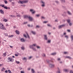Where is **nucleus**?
I'll return each mask as SVG.
<instances>
[{"label":"nucleus","mask_w":73,"mask_h":73,"mask_svg":"<svg viewBox=\"0 0 73 73\" xmlns=\"http://www.w3.org/2000/svg\"><path fill=\"white\" fill-rule=\"evenodd\" d=\"M28 0H25V1H23V3H28Z\"/></svg>","instance_id":"6ab92c4d"},{"label":"nucleus","mask_w":73,"mask_h":73,"mask_svg":"<svg viewBox=\"0 0 73 73\" xmlns=\"http://www.w3.org/2000/svg\"><path fill=\"white\" fill-rule=\"evenodd\" d=\"M61 60V59L60 58H58V59H57V60H58V61H60V60Z\"/></svg>","instance_id":"4d7b16f0"},{"label":"nucleus","mask_w":73,"mask_h":73,"mask_svg":"<svg viewBox=\"0 0 73 73\" xmlns=\"http://www.w3.org/2000/svg\"><path fill=\"white\" fill-rule=\"evenodd\" d=\"M13 36V35H9V37H12Z\"/></svg>","instance_id":"58836bf2"},{"label":"nucleus","mask_w":73,"mask_h":73,"mask_svg":"<svg viewBox=\"0 0 73 73\" xmlns=\"http://www.w3.org/2000/svg\"><path fill=\"white\" fill-rule=\"evenodd\" d=\"M20 4H23V1H19L18 2Z\"/></svg>","instance_id":"aec40b11"},{"label":"nucleus","mask_w":73,"mask_h":73,"mask_svg":"<svg viewBox=\"0 0 73 73\" xmlns=\"http://www.w3.org/2000/svg\"><path fill=\"white\" fill-rule=\"evenodd\" d=\"M28 18L29 20V21H33V19L32 17L29 16Z\"/></svg>","instance_id":"39448f33"},{"label":"nucleus","mask_w":73,"mask_h":73,"mask_svg":"<svg viewBox=\"0 0 73 73\" xmlns=\"http://www.w3.org/2000/svg\"><path fill=\"white\" fill-rule=\"evenodd\" d=\"M8 62H9V61L12 62V58H8Z\"/></svg>","instance_id":"1a4fd4ad"},{"label":"nucleus","mask_w":73,"mask_h":73,"mask_svg":"<svg viewBox=\"0 0 73 73\" xmlns=\"http://www.w3.org/2000/svg\"><path fill=\"white\" fill-rule=\"evenodd\" d=\"M3 66V64H0V67Z\"/></svg>","instance_id":"338daca9"},{"label":"nucleus","mask_w":73,"mask_h":73,"mask_svg":"<svg viewBox=\"0 0 73 73\" xmlns=\"http://www.w3.org/2000/svg\"><path fill=\"white\" fill-rule=\"evenodd\" d=\"M47 25L48 27H52V26H51V25L50 24H48Z\"/></svg>","instance_id":"37998d69"},{"label":"nucleus","mask_w":73,"mask_h":73,"mask_svg":"<svg viewBox=\"0 0 73 73\" xmlns=\"http://www.w3.org/2000/svg\"><path fill=\"white\" fill-rule=\"evenodd\" d=\"M46 61L48 63L49 66L50 67V68H53L54 67V65L52 64L51 63H50V60H47Z\"/></svg>","instance_id":"f257e3e1"},{"label":"nucleus","mask_w":73,"mask_h":73,"mask_svg":"<svg viewBox=\"0 0 73 73\" xmlns=\"http://www.w3.org/2000/svg\"><path fill=\"white\" fill-rule=\"evenodd\" d=\"M27 24V22H24L23 23L24 24Z\"/></svg>","instance_id":"680f3d73"},{"label":"nucleus","mask_w":73,"mask_h":73,"mask_svg":"<svg viewBox=\"0 0 73 73\" xmlns=\"http://www.w3.org/2000/svg\"><path fill=\"white\" fill-rule=\"evenodd\" d=\"M64 54H68V52H64Z\"/></svg>","instance_id":"e433bc0d"},{"label":"nucleus","mask_w":73,"mask_h":73,"mask_svg":"<svg viewBox=\"0 0 73 73\" xmlns=\"http://www.w3.org/2000/svg\"><path fill=\"white\" fill-rule=\"evenodd\" d=\"M4 9H8V7L7 6H5L4 7Z\"/></svg>","instance_id":"4c0bfd02"},{"label":"nucleus","mask_w":73,"mask_h":73,"mask_svg":"<svg viewBox=\"0 0 73 73\" xmlns=\"http://www.w3.org/2000/svg\"><path fill=\"white\" fill-rule=\"evenodd\" d=\"M15 56L17 57L18 56V55H17V54H15Z\"/></svg>","instance_id":"69168bd1"},{"label":"nucleus","mask_w":73,"mask_h":73,"mask_svg":"<svg viewBox=\"0 0 73 73\" xmlns=\"http://www.w3.org/2000/svg\"><path fill=\"white\" fill-rule=\"evenodd\" d=\"M58 71H57L56 72L57 73H61V72H60V69L59 68H58Z\"/></svg>","instance_id":"cd10ccee"},{"label":"nucleus","mask_w":73,"mask_h":73,"mask_svg":"<svg viewBox=\"0 0 73 73\" xmlns=\"http://www.w3.org/2000/svg\"><path fill=\"white\" fill-rule=\"evenodd\" d=\"M31 71L32 73H35V70H34V69H32Z\"/></svg>","instance_id":"4be33fe9"},{"label":"nucleus","mask_w":73,"mask_h":73,"mask_svg":"<svg viewBox=\"0 0 73 73\" xmlns=\"http://www.w3.org/2000/svg\"><path fill=\"white\" fill-rule=\"evenodd\" d=\"M67 22L68 23H70V20L68 19L67 20Z\"/></svg>","instance_id":"412c9836"},{"label":"nucleus","mask_w":73,"mask_h":73,"mask_svg":"<svg viewBox=\"0 0 73 73\" xmlns=\"http://www.w3.org/2000/svg\"><path fill=\"white\" fill-rule=\"evenodd\" d=\"M41 3L42 4V7H45V2L43 1H41Z\"/></svg>","instance_id":"6e6552de"},{"label":"nucleus","mask_w":73,"mask_h":73,"mask_svg":"<svg viewBox=\"0 0 73 73\" xmlns=\"http://www.w3.org/2000/svg\"><path fill=\"white\" fill-rule=\"evenodd\" d=\"M60 0L62 3H65V0Z\"/></svg>","instance_id":"bb28decb"},{"label":"nucleus","mask_w":73,"mask_h":73,"mask_svg":"<svg viewBox=\"0 0 73 73\" xmlns=\"http://www.w3.org/2000/svg\"><path fill=\"white\" fill-rule=\"evenodd\" d=\"M20 40L21 42H25V40L23 38H21Z\"/></svg>","instance_id":"9d476101"},{"label":"nucleus","mask_w":73,"mask_h":73,"mask_svg":"<svg viewBox=\"0 0 73 73\" xmlns=\"http://www.w3.org/2000/svg\"><path fill=\"white\" fill-rule=\"evenodd\" d=\"M55 3H57V4H58V3L59 2L58 1H55Z\"/></svg>","instance_id":"6e6d98bb"},{"label":"nucleus","mask_w":73,"mask_h":73,"mask_svg":"<svg viewBox=\"0 0 73 73\" xmlns=\"http://www.w3.org/2000/svg\"><path fill=\"white\" fill-rule=\"evenodd\" d=\"M55 21H56V22H58V19H56Z\"/></svg>","instance_id":"052dcab7"},{"label":"nucleus","mask_w":73,"mask_h":73,"mask_svg":"<svg viewBox=\"0 0 73 73\" xmlns=\"http://www.w3.org/2000/svg\"><path fill=\"white\" fill-rule=\"evenodd\" d=\"M4 3H5V4H7L8 3V1L7 0L4 1Z\"/></svg>","instance_id":"b1692460"},{"label":"nucleus","mask_w":73,"mask_h":73,"mask_svg":"<svg viewBox=\"0 0 73 73\" xmlns=\"http://www.w3.org/2000/svg\"><path fill=\"white\" fill-rule=\"evenodd\" d=\"M1 5V6H2V7H4V5Z\"/></svg>","instance_id":"49530a36"},{"label":"nucleus","mask_w":73,"mask_h":73,"mask_svg":"<svg viewBox=\"0 0 73 73\" xmlns=\"http://www.w3.org/2000/svg\"><path fill=\"white\" fill-rule=\"evenodd\" d=\"M31 27H33V25H31L30 26Z\"/></svg>","instance_id":"774afa93"},{"label":"nucleus","mask_w":73,"mask_h":73,"mask_svg":"<svg viewBox=\"0 0 73 73\" xmlns=\"http://www.w3.org/2000/svg\"><path fill=\"white\" fill-rule=\"evenodd\" d=\"M3 21H5V22H7V19H4Z\"/></svg>","instance_id":"5701e85b"},{"label":"nucleus","mask_w":73,"mask_h":73,"mask_svg":"<svg viewBox=\"0 0 73 73\" xmlns=\"http://www.w3.org/2000/svg\"><path fill=\"white\" fill-rule=\"evenodd\" d=\"M31 32L33 33V35H36V33L35 31H31Z\"/></svg>","instance_id":"f8f14e48"},{"label":"nucleus","mask_w":73,"mask_h":73,"mask_svg":"<svg viewBox=\"0 0 73 73\" xmlns=\"http://www.w3.org/2000/svg\"><path fill=\"white\" fill-rule=\"evenodd\" d=\"M44 38L45 40H48V37H47V35H44Z\"/></svg>","instance_id":"0eeeda50"},{"label":"nucleus","mask_w":73,"mask_h":73,"mask_svg":"<svg viewBox=\"0 0 73 73\" xmlns=\"http://www.w3.org/2000/svg\"><path fill=\"white\" fill-rule=\"evenodd\" d=\"M23 60H27V58H26V57H24L23 58Z\"/></svg>","instance_id":"7c9ffc66"},{"label":"nucleus","mask_w":73,"mask_h":73,"mask_svg":"<svg viewBox=\"0 0 73 73\" xmlns=\"http://www.w3.org/2000/svg\"><path fill=\"white\" fill-rule=\"evenodd\" d=\"M23 17H24V19H27V18H28L29 16L28 15H24Z\"/></svg>","instance_id":"4468645a"},{"label":"nucleus","mask_w":73,"mask_h":73,"mask_svg":"<svg viewBox=\"0 0 73 73\" xmlns=\"http://www.w3.org/2000/svg\"><path fill=\"white\" fill-rule=\"evenodd\" d=\"M37 46V44H34L32 45H31L29 47L31 49H32L34 47V46Z\"/></svg>","instance_id":"7ed1b4c3"},{"label":"nucleus","mask_w":73,"mask_h":73,"mask_svg":"<svg viewBox=\"0 0 73 73\" xmlns=\"http://www.w3.org/2000/svg\"><path fill=\"white\" fill-rule=\"evenodd\" d=\"M67 31L68 32H70V30H67Z\"/></svg>","instance_id":"3c124183"},{"label":"nucleus","mask_w":73,"mask_h":73,"mask_svg":"<svg viewBox=\"0 0 73 73\" xmlns=\"http://www.w3.org/2000/svg\"><path fill=\"white\" fill-rule=\"evenodd\" d=\"M53 56H54L55 55H56V53L55 52L52 53L51 54Z\"/></svg>","instance_id":"393cba45"},{"label":"nucleus","mask_w":73,"mask_h":73,"mask_svg":"<svg viewBox=\"0 0 73 73\" xmlns=\"http://www.w3.org/2000/svg\"><path fill=\"white\" fill-rule=\"evenodd\" d=\"M15 32H16V33L17 34V35H20V33H19V32L18 31L16 30Z\"/></svg>","instance_id":"2eb2a0df"},{"label":"nucleus","mask_w":73,"mask_h":73,"mask_svg":"<svg viewBox=\"0 0 73 73\" xmlns=\"http://www.w3.org/2000/svg\"><path fill=\"white\" fill-rule=\"evenodd\" d=\"M21 49L23 50H24L25 49V47L23 46H22L21 47Z\"/></svg>","instance_id":"f3484780"},{"label":"nucleus","mask_w":73,"mask_h":73,"mask_svg":"<svg viewBox=\"0 0 73 73\" xmlns=\"http://www.w3.org/2000/svg\"><path fill=\"white\" fill-rule=\"evenodd\" d=\"M67 13L68 15H72V14L71 13H70V12L69 11H67Z\"/></svg>","instance_id":"dca6fc26"},{"label":"nucleus","mask_w":73,"mask_h":73,"mask_svg":"<svg viewBox=\"0 0 73 73\" xmlns=\"http://www.w3.org/2000/svg\"><path fill=\"white\" fill-rule=\"evenodd\" d=\"M41 19H45V17L44 16H42L41 17Z\"/></svg>","instance_id":"09e8293b"},{"label":"nucleus","mask_w":73,"mask_h":73,"mask_svg":"<svg viewBox=\"0 0 73 73\" xmlns=\"http://www.w3.org/2000/svg\"><path fill=\"white\" fill-rule=\"evenodd\" d=\"M32 58V56H30L29 58V60H31V58Z\"/></svg>","instance_id":"79ce46f5"},{"label":"nucleus","mask_w":73,"mask_h":73,"mask_svg":"<svg viewBox=\"0 0 73 73\" xmlns=\"http://www.w3.org/2000/svg\"><path fill=\"white\" fill-rule=\"evenodd\" d=\"M17 17H21V16L20 15H17Z\"/></svg>","instance_id":"a18cd8bd"},{"label":"nucleus","mask_w":73,"mask_h":73,"mask_svg":"<svg viewBox=\"0 0 73 73\" xmlns=\"http://www.w3.org/2000/svg\"><path fill=\"white\" fill-rule=\"evenodd\" d=\"M65 38H66L67 39H68V38L69 37L67 35H65Z\"/></svg>","instance_id":"c9c22d12"},{"label":"nucleus","mask_w":73,"mask_h":73,"mask_svg":"<svg viewBox=\"0 0 73 73\" xmlns=\"http://www.w3.org/2000/svg\"><path fill=\"white\" fill-rule=\"evenodd\" d=\"M42 56H43V57H45V56H46L45 54H43L42 55Z\"/></svg>","instance_id":"de8ad7c7"},{"label":"nucleus","mask_w":73,"mask_h":73,"mask_svg":"<svg viewBox=\"0 0 73 73\" xmlns=\"http://www.w3.org/2000/svg\"><path fill=\"white\" fill-rule=\"evenodd\" d=\"M21 73H25V72H24V71H21Z\"/></svg>","instance_id":"864d4df0"},{"label":"nucleus","mask_w":73,"mask_h":73,"mask_svg":"<svg viewBox=\"0 0 73 73\" xmlns=\"http://www.w3.org/2000/svg\"><path fill=\"white\" fill-rule=\"evenodd\" d=\"M23 36L25 37V38H27V36H26V35L25 34H23Z\"/></svg>","instance_id":"c03bdc74"},{"label":"nucleus","mask_w":73,"mask_h":73,"mask_svg":"<svg viewBox=\"0 0 73 73\" xmlns=\"http://www.w3.org/2000/svg\"><path fill=\"white\" fill-rule=\"evenodd\" d=\"M70 73H73V71H72V70H71L70 72Z\"/></svg>","instance_id":"13d9d810"},{"label":"nucleus","mask_w":73,"mask_h":73,"mask_svg":"<svg viewBox=\"0 0 73 73\" xmlns=\"http://www.w3.org/2000/svg\"><path fill=\"white\" fill-rule=\"evenodd\" d=\"M10 46V47L11 48H13V46Z\"/></svg>","instance_id":"e2e57ef3"},{"label":"nucleus","mask_w":73,"mask_h":73,"mask_svg":"<svg viewBox=\"0 0 73 73\" xmlns=\"http://www.w3.org/2000/svg\"><path fill=\"white\" fill-rule=\"evenodd\" d=\"M36 16L37 17H39L40 15L39 14H36Z\"/></svg>","instance_id":"f704fd0d"},{"label":"nucleus","mask_w":73,"mask_h":73,"mask_svg":"<svg viewBox=\"0 0 73 73\" xmlns=\"http://www.w3.org/2000/svg\"><path fill=\"white\" fill-rule=\"evenodd\" d=\"M5 73H7L8 72V71H7V70H6L5 71Z\"/></svg>","instance_id":"0e129e2a"},{"label":"nucleus","mask_w":73,"mask_h":73,"mask_svg":"<svg viewBox=\"0 0 73 73\" xmlns=\"http://www.w3.org/2000/svg\"><path fill=\"white\" fill-rule=\"evenodd\" d=\"M69 24L70 26H72V23H69Z\"/></svg>","instance_id":"5fc2aeb1"},{"label":"nucleus","mask_w":73,"mask_h":73,"mask_svg":"<svg viewBox=\"0 0 73 73\" xmlns=\"http://www.w3.org/2000/svg\"><path fill=\"white\" fill-rule=\"evenodd\" d=\"M15 62H16V63L17 64H20V62L19 61H15Z\"/></svg>","instance_id":"72a5a7b5"},{"label":"nucleus","mask_w":73,"mask_h":73,"mask_svg":"<svg viewBox=\"0 0 73 73\" xmlns=\"http://www.w3.org/2000/svg\"><path fill=\"white\" fill-rule=\"evenodd\" d=\"M8 72L9 73H12V72H11V70H8Z\"/></svg>","instance_id":"a19ab883"},{"label":"nucleus","mask_w":73,"mask_h":73,"mask_svg":"<svg viewBox=\"0 0 73 73\" xmlns=\"http://www.w3.org/2000/svg\"><path fill=\"white\" fill-rule=\"evenodd\" d=\"M50 42H51L50 40H49L47 42V43H50Z\"/></svg>","instance_id":"ea45409f"},{"label":"nucleus","mask_w":73,"mask_h":73,"mask_svg":"<svg viewBox=\"0 0 73 73\" xmlns=\"http://www.w3.org/2000/svg\"><path fill=\"white\" fill-rule=\"evenodd\" d=\"M0 12L2 14H4V12L3 10L2 9L0 10Z\"/></svg>","instance_id":"ddd939ff"},{"label":"nucleus","mask_w":73,"mask_h":73,"mask_svg":"<svg viewBox=\"0 0 73 73\" xmlns=\"http://www.w3.org/2000/svg\"><path fill=\"white\" fill-rule=\"evenodd\" d=\"M5 69V68H3L2 69V70H1L2 72H3V70H4Z\"/></svg>","instance_id":"bf43d9fd"},{"label":"nucleus","mask_w":73,"mask_h":73,"mask_svg":"<svg viewBox=\"0 0 73 73\" xmlns=\"http://www.w3.org/2000/svg\"><path fill=\"white\" fill-rule=\"evenodd\" d=\"M27 35L28 38H30V37H29V35H28V34H27Z\"/></svg>","instance_id":"8fccbe9b"},{"label":"nucleus","mask_w":73,"mask_h":73,"mask_svg":"<svg viewBox=\"0 0 73 73\" xmlns=\"http://www.w3.org/2000/svg\"><path fill=\"white\" fill-rule=\"evenodd\" d=\"M32 49L34 50V51H36V48H33Z\"/></svg>","instance_id":"c85d7f7f"},{"label":"nucleus","mask_w":73,"mask_h":73,"mask_svg":"<svg viewBox=\"0 0 73 73\" xmlns=\"http://www.w3.org/2000/svg\"><path fill=\"white\" fill-rule=\"evenodd\" d=\"M48 23V21H44L43 22V23Z\"/></svg>","instance_id":"603ef678"},{"label":"nucleus","mask_w":73,"mask_h":73,"mask_svg":"<svg viewBox=\"0 0 73 73\" xmlns=\"http://www.w3.org/2000/svg\"><path fill=\"white\" fill-rule=\"evenodd\" d=\"M65 26V24H63L62 25H60L58 26V28L59 29H61L62 28V27H64Z\"/></svg>","instance_id":"423d86ee"},{"label":"nucleus","mask_w":73,"mask_h":73,"mask_svg":"<svg viewBox=\"0 0 73 73\" xmlns=\"http://www.w3.org/2000/svg\"><path fill=\"white\" fill-rule=\"evenodd\" d=\"M36 48H37V49H40V48H41V47H40V46H37V45H36Z\"/></svg>","instance_id":"a878e982"},{"label":"nucleus","mask_w":73,"mask_h":73,"mask_svg":"<svg viewBox=\"0 0 73 73\" xmlns=\"http://www.w3.org/2000/svg\"><path fill=\"white\" fill-rule=\"evenodd\" d=\"M64 71L65 72H68L69 71V69H64Z\"/></svg>","instance_id":"9b49d317"},{"label":"nucleus","mask_w":73,"mask_h":73,"mask_svg":"<svg viewBox=\"0 0 73 73\" xmlns=\"http://www.w3.org/2000/svg\"><path fill=\"white\" fill-rule=\"evenodd\" d=\"M0 28L2 29H4V30H6V29L3 26V24L1 23L0 24Z\"/></svg>","instance_id":"f03ea898"},{"label":"nucleus","mask_w":73,"mask_h":73,"mask_svg":"<svg viewBox=\"0 0 73 73\" xmlns=\"http://www.w3.org/2000/svg\"><path fill=\"white\" fill-rule=\"evenodd\" d=\"M40 27V26L38 25H37L36 26V28H39Z\"/></svg>","instance_id":"c756f323"},{"label":"nucleus","mask_w":73,"mask_h":73,"mask_svg":"<svg viewBox=\"0 0 73 73\" xmlns=\"http://www.w3.org/2000/svg\"><path fill=\"white\" fill-rule=\"evenodd\" d=\"M71 38L72 41L73 40V35H71Z\"/></svg>","instance_id":"473e14b6"},{"label":"nucleus","mask_w":73,"mask_h":73,"mask_svg":"<svg viewBox=\"0 0 73 73\" xmlns=\"http://www.w3.org/2000/svg\"><path fill=\"white\" fill-rule=\"evenodd\" d=\"M66 58H69V59H72V58L69 56H66Z\"/></svg>","instance_id":"a211bd4d"},{"label":"nucleus","mask_w":73,"mask_h":73,"mask_svg":"<svg viewBox=\"0 0 73 73\" xmlns=\"http://www.w3.org/2000/svg\"><path fill=\"white\" fill-rule=\"evenodd\" d=\"M6 55H7V53H6V52H5L4 53L3 55V56L4 57H5L6 56Z\"/></svg>","instance_id":"2f4dec72"},{"label":"nucleus","mask_w":73,"mask_h":73,"mask_svg":"<svg viewBox=\"0 0 73 73\" xmlns=\"http://www.w3.org/2000/svg\"><path fill=\"white\" fill-rule=\"evenodd\" d=\"M33 9H31L30 10V12L32 13V14H35L36 12L35 11H34Z\"/></svg>","instance_id":"20e7f679"}]
</instances>
